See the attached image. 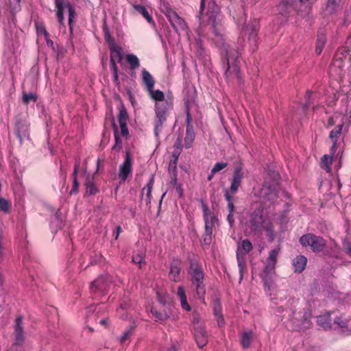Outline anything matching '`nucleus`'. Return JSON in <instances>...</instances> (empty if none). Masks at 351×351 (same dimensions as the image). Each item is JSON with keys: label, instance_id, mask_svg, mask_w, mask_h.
Listing matches in <instances>:
<instances>
[{"label": "nucleus", "instance_id": "1", "mask_svg": "<svg viewBox=\"0 0 351 351\" xmlns=\"http://www.w3.org/2000/svg\"><path fill=\"white\" fill-rule=\"evenodd\" d=\"M189 263L188 274L190 277L191 287L195 292L197 298L204 300L206 295L205 273L202 263L197 259L189 256Z\"/></svg>", "mask_w": 351, "mask_h": 351}, {"label": "nucleus", "instance_id": "2", "mask_svg": "<svg viewBox=\"0 0 351 351\" xmlns=\"http://www.w3.org/2000/svg\"><path fill=\"white\" fill-rule=\"evenodd\" d=\"M206 19H205L203 25L200 24L199 34H203L204 31L203 28L205 27L208 31L206 35L207 38L214 43L221 52L228 44L226 43L223 35L217 27V14L215 12H208L206 14Z\"/></svg>", "mask_w": 351, "mask_h": 351}, {"label": "nucleus", "instance_id": "3", "mask_svg": "<svg viewBox=\"0 0 351 351\" xmlns=\"http://www.w3.org/2000/svg\"><path fill=\"white\" fill-rule=\"evenodd\" d=\"M173 104L171 100L162 103H156L154 106V132L156 138L159 137V134L162 131L163 125L165 123L169 112L173 109Z\"/></svg>", "mask_w": 351, "mask_h": 351}, {"label": "nucleus", "instance_id": "4", "mask_svg": "<svg viewBox=\"0 0 351 351\" xmlns=\"http://www.w3.org/2000/svg\"><path fill=\"white\" fill-rule=\"evenodd\" d=\"M278 179L279 174L274 172L272 180L266 179L261 189V196L271 203H274L278 197L280 190Z\"/></svg>", "mask_w": 351, "mask_h": 351}, {"label": "nucleus", "instance_id": "5", "mask_svg": "<svg viewBox=\"0 0 351 351\" xmlns=\"http://www.w3.org/2000/svg\"><path fill=\"white\" fill-rule=\"evenodd\" d=\"M311 313L308 309L303 308L302 311H297L293 310L290 315V319L297 330H306L312 326L311 321Z\"/></svg>", "mask_w": 351, "mask_h": 351}, {"label": "nucleus", "instance_id": "6", "mask_svg": "<svg viewBox=\"0 0 351 351\" xmlns=\"http://www.w3.org/2000/svg\"><path fill=\"white\" fill-rule=\"evenodd\" d=\"M253 248L252 243L248 239H244L239 244L237 250V261L239 270V283L243 278L244 271L246 269L245 255Z\"/></svg>", "mask_w": 351, "mask_h": 351}, {"label": "nucleus", "instance_id": "7", "mask_svg": "<svg viewBox=\"0 0 351 351\" xmlns=\"http://www.w3.org/2000/svg\"><path fill=\"white\" fill-rule=\"evenodd\" d=\"M300 244L304 247H309L314 252H322L326 245V241L319 236L312 233H307L300 238Z\"/></svg>", "mask_w": 351, "mask_h": 351}, {"label": "nucleus", "instance_id": "8", "mask_svg": "<svg viewBox=\"0 0 351 351\" xmlns=\"http://www.w3.org/2000/svg\"><path fill=\"white\" fill-rule=\"evenodd\" d=\"M29 124L27 119L22 115L19 114L14 117V133L22 143L23 138L29 134Z\"/></svg>", "mask_w": 351, "mask_h": 351}, {"label": "nucleus", "instance_id": "9", "mask_svg": "<svg viewBox=\"0 0 351 351\" xmlns=\"http://www.w3.org/2000/svg\"><path fill=\"white\" fill-rule=\"evenodd\" d=\"M221 53L224 55L222 62L224 67H226L225 74L228 77V73L230 72V64L237 63V60L239 58L240 53L237 49L230 47L228 45L221 51Z\"/></svg>", "mask_w": 351, "mask_h": 351}, {"label": "nucleus", "instance_id": "10", "mask_svg": "<svg viewBox=\"0 0 351 351\" xmlns=\"http://www.w3.org/2000/svg\"><path fill=\"white\" fill-rule=\"evenodd\" d=\"M109 283L106 277L101 276L91 282L90 286V293L94 295L107 294Z\"/></svg>", "mask_w": 351, "mask_h": 351}, {"label": "nucleus", "instance_id": "11", "mask_svg": "<svg viewBox=\"0 0 351 351\" xmlns=\"http://www.w3.org/2000/svg\"><path fill=\"white\" fill-rule=\"evenodd\" d=\"M132 157L130 151L125 152L123 163L120 165L119 177L122 181H125L132 172Z\"/></svg>", "mask_w": 351, "mask_h": 351}, {"label": "nucleus", "instance_id": "12", "mask_svg": "<svg viewBox=\"0 0 351 351\" xmlns=\"http://www.w3.org/2000/svg\"><path fill=\"white\" fill-rule=\"evenodd\" d=\"M14 338L15 341L14 344L12 345V348L13 349L15 346L21 345L23 341H25V332L23 330V317L22 316H18L16 318L15 320V324H14Z\"/></svg>", "mask_w": 351, "mask_h": 351}, {"label": "nucleus", "instance_id": "13", "mask_svg": "<svg viewBox=\"0 0 351 351\" xmlns=\"http://www.w3.org/2000/svg\"><path fill=\"white\" fill-rule=\"evenodd\" d=\"M261 210H254L250 219V226L252 232H259L262 230L263 226V217Z\"/></svg>", "mask_w": 351, "mask_h": 351}, {"label": "nucleus", "instance_id": "14", "mask_svg": "<svg viewBox=\"0 0 351 351\" xmlns=\"http://www.w3.org/2000/svg\"><path fill=\"white\" fill-rule=\"evenodd\" d=\"M194 338L199 348L204 347L208 343V334L202 324H195L193 328Z\"/></svg>", "mask_w": 351, "mask_h": 351}, {"label": "nucleus", "instance_id": "15", "mask_svg": "<svg viewBox=\"0 0 351 351\" xmlns=\"http://www.w3.org/2000/svg\"><path fill=\"white\" fill-rule=\"evenodd\" d=\"M173 29L178 32V30H184L186 27V24L184 19L181 18L174 10H169L167 14Z\"/></svg>", "mask_w": 351, "mask_h": 351}, {"label": "nucleus", "instance_id": "16", "mask_svg": "<svg viewBox=\"0 0 351 351\" xmlns=\"http://www.w3.org/2000/svg\"><path fill=\"white\" fill-rule=\"evenodd\" d=\"M243 178V172L241 166H238L234 169L232 178L231 180V185L230 187V192L231 194H235L239 186L241 184L242 180Z\"/></svg>", "mask_w": 351, "mask_h": 351}, {"label": "nucleus", "instance_id": "17", "mask_svg": "<svg viewBox=\"0 0 351 351\" xmlns=\"http://www.w3.org/2000/svg\"><path fill=\"white\" fill-rule=\"evenodd\" d=\"M154 184V175L152 174L148 182L143 188L141 191V199L145 201L147 206H150L152 200V191Z\"/></svg>", "mask_w": 351, "mask_h": 351}, {"label": "nucleus", "instance_id": "18", "mask_svg": "<svg viewBox=\"0 0 351 351\" xmlns=\"http://www.w3.org/2000/svg\"><path fill=\"white\" fill-rule=\"evenodd\" d=\"M128 119V114L126 109L123 107L121 108L118 115V121L121 128V134L123 136H127L129 134L127 126Z\"/></svg>", "mask_w": 351, "mask_h": 351}, {"label": "nucleus", "instance_id": "19", "mask_svg": "<svg viewBox=\"0 0 351 351\" xmlns=\"http://www.w3.org/2000/svg\"><path fill=\"white\" fill-rule=\"evenodd\" d=\"M230 15L234 19H238L244 14L243 3L240 0H232L228 6Z\"/></svg>", "mask_w": 351, "mask_h": 351}, {"label": "nucleus", "instance_id": "20", "mask_svg": "<svg viewBox=\"0 0 351 351\" xmlns=\"http://www.w3.org/2000/svg\"><path fill=\"white\" fill-rule=\"evenodd\" d=\"M344 0H328L326 7V12L329 14L336 13L342 10Z\"/></svg>", "mask_w": 351, "mask_h": 351}, {"label": "nucleus", "instance_id": "21", "mask_svg": "<svg viewBox=\"0 0 351 351\" xmlns=\"http://www.w3.org/2000/svg\"><path fill=\"white\" fill-rule=\"evenodd\" d=\"M181 267L178 261H173L170 266L169 278L174 282H180L181 280L180 276Z\"/></svg>", "mask_w": 351, "mask_h": 351}, {"label": "nucleus", "instance_id": "22", "mask_svg": "<svg viewBox=\"0 0 351 351\" xmlns=\"http://www.w3.org/2000/svg\"><path fill=\"white\" fill-rule=\"evenodd\" d=\"M142 80L145 85L147 90L151 91L154 88L155 80L150 73L145 69L142 70Z\"/></svg>", "mask_w": 351, "mask_h": 351}, {"label": "nucleus", "instance_id": "23", "mask_svg": "<svg viewBox=\"0 0 351 351\" xmlns=\"http://www.w3.org/2000/svg\"><path fill=\"white\" fill-rule=\"evenodd\" d=\"M177 295L180 299L182 308L186 311H190L191 307L187 302L186 291L183 286L180 285L178 287Z\"/></svg>", "mask_w": 351, "mask_h": 351}, {"label": "nucleus", "instance_id": "24", "mask_svg": "<svg viewBox=\"0 0 351 351\" xmlns=\"http://www.w3.org/2000/svg\"><path fill=\"white\" fill-rule=\"evenodd\" d=\"M307 263V258L302 255L296 256L293 261V266L294 271L298 273H301L304 271Z\"/></svg>", "mask_w": 351, "mask_h": 351}, {"label": "nucleus", "instance_id": "25", "mask_svg": "<svg viewBox=\"0 0 351 351\" xmlns=\"http://www.w3.org/2000/svg\"><path fill=\"white\" fill-rule=\"evenodd\" d=\"M54 3L57 9V19L60 24H63L64 21V9L65 8V0H54Z\"/></svg>", "mask_w": 351, "mask_h": 351}, {"label": "nucleus", "instance_id": "26", "mask_svg": "<svg viewBox=\"0 0 351 351\" xmlns=\"http://www.w3.org/2000/svg\"><path fill=\"white\" fill-rule=\"evenodd\" d=\"M326 43V36L324 33H318L315 43V53L320 55L325 47Z\"/></svg>", "mask_w": 351, "mask_h": 351}, {"label": "nucleus", "instance_id": "27", "mask_svg": "<svg viewBox=\"0 0 351 351\" xmlns=\"http://www.w3.org/2000/svg\"><path fill=\"white\" fill-rule=\"evenodd\" d=\"M125 59L130 70L135 71L140 67V60L136 55L132 53L127 54Z\"/></svg>", "mask_w": 351, "mask_h": 351}, {"label": "nucleus", "instance_id": "28", "mask_svg": "<svg viewBox=\"0 0 351 351\" xmlns=\"http://www.w3.org/2000/svg\"><path fill=\"white\" fill-rule=\"evenodd\" d=\"M253 339V332L252 331H245L244 332L241 337V344L244 349L248 348L252 341Z\"/></svg>", "mask_w": 351, "mask_h": 351}, {"label": "nucleus", "instance_id": "29", "mask_svg": "<svg viewBox=\"0 0 351 351\" xmlns=\"http://www.w3.org/2000/svg\"><path fill=\"white\" fill-rule=\"evenodd\" d=\"M228 77L225 74L227 80H232L233 78H237L239 80L241 79V71L239 66L237 63L230 64V72L228 73Z\"/></svg>", "mask_w": 351, "mask_h": 351}, {"label": "nucleus", "instance_id": "30", "mask_svg": "<svg viewBox=\"0 0 351 351\" xmlns=\"http://www.w3.org/2000/svg\"><path fill=\"white\" fill-rule=\"evenodd\" d=\"M85 186L86 193H88L89 195H95L98 192V189L93 182V177L88 176L86 178Z\"/></svg>", "mask_w": 351, "mask_h": 351}, {"label": "nucleus", "instance_id": "31", "mask_svg": "<svg viewBox=\"0 0 351 351\" xmlns=\"http://www.w3.org/2000/svg\"><path fill=\"white\" fill-rule=\"evenodd\" d=\"M133 8L147 21L149 23H154L152 16L149 14L147 8L141 5L134 4Z\"/></svg>", "mask_w": 351, "mask_h": 351}, {"label": "nucleus", "instance_id": "32", "mask_svg": "<svg viewBox=\"0 0 351 351\" xmlns=\"http://www.w3.org/2000/svg\"><path fill=\"white\" fill-rule=\"evenodd\" d=\"M110 58L117 60L118 62H121L122 61L123 57L121 54V49L114 45L110 47Z\"/></svg>", "mask_w": 351, "mask_h": 351}, {"label": "nucleus", "instance_id": "33", "mask_svg": "<svg viewBox=\"0 0 351 351\" xmlns=\"http://www.w3.org/2000/svg\"><path fill=\"white\" fill-rule=\"evenodd\" d=\"M195 132L193 129H186V136L184 138V145L186 148L192 147L195 139Z\"/></svg>", "mask_w": 351, "mask_h": 351}, {"label": "nucleus", "instance_id": "34", "mask_svg": "<svg viewBox=\"0 0 351 351\" xmlns=\"http://www.w3.org/2000/svg\"><path fill=\"white\" fill-rule=\"evenodd\" d=\"M113 128L115 143L112 147V149L117 152H119L122 148V141L119 136L118 129L115 123H113Z\"/></svg>", "mask_w": 351, "mask_h": 351}, {"label": "nucleus", "instance_id": "35", "mask_svg": "<svg viewBox=\"0 0 351 351\" xmlns=\"http://www.w3.org/2000/svg\"><path fill=\"white\" fill-rule=\"evenodd\" d=\"M343 129V125L340 124L337 125L330 132L329 134V138L332 141V142H337L340 134H341Z\"/></svg>", "mask_w": 351, "mask_h": 351}, {"label": "nucleus", "instance_id": "36", "mask_svg": "<svg viewBox=\"0 0 351 351\" xmlns=\"http://www.w3.org/2000/svg\"><path fill=\"white\" fill-rule=\"evenodd\" d=\"M148 92L151 97L156 100V101H158V103H162L163 101H167L165 99L164 93L160 90H154V89H152L151 91Z\"/></svg>", "mask_w": 351, "mask_h": 351}, {"label": "nucleus", "instance_id": "37", "mask_svg": "<svg viewBox=\"0 0 351 351\" xmlns=\"http://www.w3.org/2000/svg\"><path fill=\"white\" fill-rule=\"evenodd\" d=\"M332 156H329L328 155L326 154L324 155L321 159L322 168L325 169L327 172H330V165L332 164Z\"/></svg>", "mask_w": 351, "mask_h": 351}, {"label": "nucleus", "instance_id": "38", "mask_svg": "<svg viewBox=\"0 0 351 351\" xmlns=\"http://www.w3.org/2000/svg\"><path fill=\"white\" fill-rule=\"evenodd\" d=\"M177 160L178 157H176L173 160H171L169 165V171L171 175L173 181L176 183L177 181Z\"/></svg>", "mask_w": 351, "mask_h": 351}, {"label": "nucleus", "instance_id": "39", "mask_svg": "<svg viewBox=\"0 0 351 351\" xmlns=\"http://www.w3.org/2000/svg\"><path fill=\"white\" fill-rule=\"evenodd\" d=\"M65 8H68L69 11V25L70 28L71 29V25L73 22V20L75 19V8L73 7V5L71 4L70 2H69L67 0H65Z\"/></svg>", "mask_w": 351, "mask_h": 351}, {"label": "nucleus", "instance_id": "40", "mask_svg": "<svg viewBox=\"0 0 351 351\" xmlns=\"http://www.w3.org/2000/svg\"><path fill=\"white\" fill-rule=\"evenodd\" d=\"M317 322L319 326H322L324 329L330 328L331 326L329 316L328 315L318 317Z\"/></svg>", "mask_w": 351, "mask_h": 351}, {"label": "nucleus", "instance_id": "41", "mask_svg": "<svg viewBox=\"0 0 351 351\" xmlns=\"http://www.w3.org/2000/svg\"><path fill=\"white\" fill-rule=\"evenodd\" d=\"M214 314L217 317V321L219 327L224 325V320L221 314V307L219 304L216 305L214 308Z\"/></svg>", "mask_w": 351, "mask_h": 351}, {"label": "nucleus", "instance_id": "42", "mask_svg": "<svg viewBox=\"0 0 351 351\" xmlns=\"http://www.w3.org/2000/svg\"><path fill=\"white\" fill-rule=\"evenodd\" d=\"M151 313L155 317L156 320L158 321H165L169 318V315L167 314V313L159 312L154 308L151 309Z\"/></svg>", "mask_w": 351, "mask_h": 351}, {"label": "nucleus", "instance_id": "43", "mask_svg": "<svg viewBox=\"0 0 351 351\" xmlns=\"http://www.w3.org/2000/svg\"><path fill=\"white\" fill-rule=\"evenodd\" d=\"M135 327V325H132L125 330L123 335L120 338L121 343H124L132 335Z\"/></svg>", "mask_w": 351, "mask_h": 351}, {"label": "nucleus", "instance_id": "44", "mask_svg": "<svg viewBox=\"0 0 351 351\" xmlns=\"http://www.w3.org/2000/svg\"><path fill=\"white\" fill-rule=\"evenodd\" d=\"M11 209V204L3 197H0V210L5 213H9Z\"/></svg>", "mask_w": 351, "mask_h": 351}, {"label": "nucleus", "instance_id": "45", "mask_svg": "<svg viewBox=\"0 0 351 351\" xmlns=\"http://www.w3.org/2000/svg\"><path fill=\"white\" fill-rule=\"evenodd\" d=\"M37 99V96L36 94L29 93H23V102L25 104H28L31 101L35 102Z\"/></svg>", "mask_w": 351, "mask_h": 351}, {"label": "nucleus", "instance_id": "46", "mask_svg": "<svg viewBox=\"0 0 351 351\" xmlns=\"http://www.w3.org/2000/svg\"><path fill=\"white\" fill-rule=\"evenodd\" d=\"M280 247L275 248L272 250H271L269 253V256L267 259V262H271L276 263L277 262V257L280 253Z\"/></svg>", "mask_w": 351, "mask_h": 351}, {"label": "nucleus", "instance_id": "47", "mask_svg": "<svg viewBox=\"0 0 351 351\" xmlns=\"http://www.w3.org/2000/svg\"><path fill=\"white\" fill-rule=\"evenodd\" d=\"M35 26L38 34H43L44 37H49V34L46 30L45 24L43 22H35Z\"/></svg>", "mask_w": 351, "mask_h": 351}, {"label": "nucleus", "instance_id": "48", "mask_svg": "<svg viewBox=\"0 0 351 351\" xmlns=\"http://www.w3.org/2000/svg\"><path fill=\"white\" fill-rule=\"evenodd\" d=\"M204 7H205V0H201L200 10L199 12L198 17H199V24H201L202 25H203V24L205 21V19H206V15H204L202 13L203 10L204 9Z\"/></svg>", "mask_w": 351, "mask_h": 351}, {"label": "nucleus", "instance_id": "49", "mask_svg": "<svg viewBox=\"0 0 351 351\" xmlns=\"http://www.w3.org/2000/svg\"><path fill=\"white\" fill-rule=\"evenodd\" d=\"M212 236L213 232H204V234L203 235V241H202V245L208 246L212 241Z\"/></svg>", "mask_w": 351, "mask_h": 351}, {"label": "nucleus", "instance_id": "50", "mask_svg": "<svg viewBox=\"0 0 351 351\" xmlns=\"http://www.w3.org/2000/svg\"><path fill=\"white\" fill-rule=\"evenodd\" d=\"M263 228H264L267 232V236L269 237V240L272 241L274 239V228L271 224L267 225L265 226H263Z\"/></svg>", "mask_w": 351, "mask_h": 351}, {"label": "nucleus", "instance_id": "51", "mask_svg": "<svg viewBox=\"0 0 351 351\" xmlns=\"http://www.w3.org/2000/svg\"><path fill=\"white\" fill-rule=\"evenodd\" d=\"M276 263H271V262H267V264L264 269L263 275L269 276V274H271L272 271H274L275 269V267H276Z\"/></svg>", "mask_w": 351, "mask_h": 351}, {"label": "nucleus", "instance_id": "52", "mask_svg": "<svg viewBox=\"0 0 351 351\" xmlns=\"http://www.w3.org/2000/svg\"><path fill=\"white\" fill-rule=\"evenodd\" d=\"M228 166L227 162H217L212 169V173H217Z\"/></svg>", "mask_w": 351, "mask_h": 351}, {"label": "nucleus", "instance_id": "53", "mask_svg": "<svg viewBox=\"0 0 351 351\" xmlns=\"http://www.w3.org/2000/svg\"><path fill=\"white\" fill-rule=\"evenodd\" d=\"M335 323L337 324L341 328H347L348 327V320L345 318H343L341 316L337 317L335 320Z\"/></svg>", "mask_w": 351, "mask_h": 351}, {"label": "nucleus", "instance_id": "54", "mask_svg": "<svg viewBox=\"0 0 351 351\" xmlns=\"http://www.w3.org/2000/svg\"><path fill=\"white\" fill-rule=\"evenodd\" d=\"M261 277L263 278L265 289L269 290L271 284L270 277L268 275H263V274H262Z\"/></svg>", "mask_w": 351, "mask_h": 351}, {"label": "nucleus", "instance_id": "55", "mask_svg": "<svg viewBox=\"0 0 351 351\" xmlns=\"http://www.w3.org/2000/svg\"><path fill=\"white\" fill-rule=\"evenodd\" d=\"M144 260V257L141 254H136L132 256V262L134 264L139 265V267H141V263Z\"/></svg>", "mask_w": 351, "mask_h": 351}, {"label": "nucleus", "instance_id": "56", "mask_svg": "<svg viewBox=\"0 0 351 351\" xmlns=\"http://www.w3.org/2000/svg\"><path fill=\"white\" fill-rule=\"evenodd\" d=\"M186 129H193V126L192 125V117L191 115V113L189 112V108H186Z\"/></svg>", "mask_w": 351, "mask_h": 351}, {"label": "nucleus", "instance_id": "57", "mask_svg": "<svg viewBox=\"0 0 351 351\" xmlns=\"http://www.w3.org/2000/svg\"><path fill=\"white\" fill-rule=\"evenodd\" d=\"M204 228L206 232H213V228L215 226V223L216 222H209L208 219L204 220Z\"/></svg>", "mask_w": 351, "mask_h": 351}, {"label": "nucleus", "instance_id": "58", "mask_svg": "<svg viewBox=\"0 0 351 351\" xmlns=\"http://www.w3.org/2000/svg\"><path fill=\"white\" fill-rule=\"evenodd\" d=\"M343 247L346 253L351 257V243L345 240L343 243Z\"/></svg>", "mask_w": 351, "mask_h": 351}, {"label": "nucleus", "instance_id": "59", "mask_svg": "<svg viewBox=\"0 0 351 351\" xmlns=\"http://www.w3.org/2000/svg\"><path fill=\"white\" fill-rule=\"evenodd\" d=\"M202 210H203V218H204V220L207 219V217L208 216L213 215L211 213V211L209 209L208 206L206 204H202Z\"/></svg>", "mask_w": 351, "mask_h": 351}, {"label": "nucleus", "instance_id": "60", "mask_svg": "<svg viewBox=\"0 0 351 351\" xmlns=\"http://www.w3.org/2000/svg\"><path fill=\"white\" fill-rule=\"evenodd\" d=\"M78 187H79V183L77 182V178H74L73 181V186L70 191V194L72 195V194L77 193L78 192Z\"/></svg>", "mask_w": 351, "mask_h": 351}, {"label": "nucleus", "instance_id": "61", "mask_svg": "<svg viewBox=\"0 0 351 351\" xmlns=\"http://www.w3.org/2000/svg\"><path fill=\"white\" fill-rule=\"evenodd\" d=\"M257 36H258V30L254 27H253L252 29V32L250 34L249 39L256 42Z\"/></svg>", "mask_w": 351, "mask_h": 351}, {"label": "nucleus", "instance_id": "62", "mask_svg": "<svg viewBox=\"0 0 351 351\" xmlns=\"http://www.w3.org/2000/svg\"><path fill=\"white\" fill-rule=\"evenodd\" d=\"M80 165V162L79 161H76L75 163L74 169H73V175H72L73 178H77V175L78 171H79Z\"/></svg>", "mask_w": 351, "mask_h": 351}, {"label": "nucleus", "instance_id": "63", "mask_svg": "<svg viewBox=\"0 0 351 351\" xmlns=\"http://www.w3.org/2000/svg\"><path fill=\"white\" fill-rule=\"evenodd\" d=\"M312 95V92L310 91V90H307L306 93V95H305V98H306V104H305L304 105V109H306L308 107V105L310 104V101H309V99H310V97Z\"/></svg>", "mask_w": 351, "mask_h": 351}, {"label": "nucleus", "instance_id": "64", "mask_svg": "<svg viewBox=\"0 0 351 351\" xmlns=\"http://www.w3.org/2000/svg\"><path fill=\"white\" fill-rule=\"evenodd\" d=\"M112 80L116 86H117V87L120 86V81L119 79L118 73L112 74Z\"/></svg>", "mask_w": 351, "mask_h": 351}]
</instances>
